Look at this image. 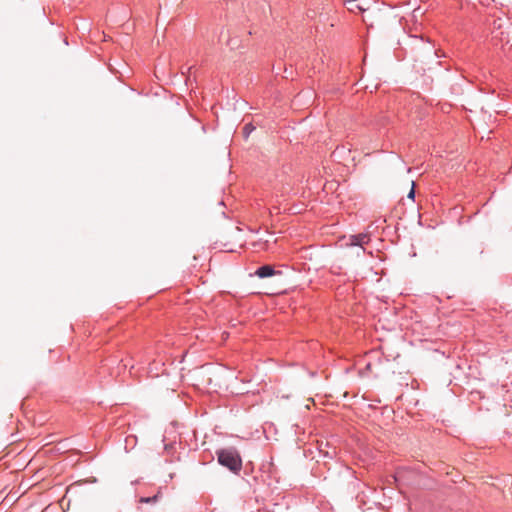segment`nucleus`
Returning <instances> with one entry per match:
<instances>
[{"label":"nucleus","mask_w":512,"mask_h":512,"mask_svg":"<svg viewBox=\"0 0 512 512\" xmlns=\"http://www.w3.org/2000/svg\"><path fill=\"white\" fill-rule=\"evenodd\" d=\"M217 459L220 465L237 473L242 468V459L238 451L234 448L221 449L217 451Z\"/></svg>","instance_id":"nucleus-1"},{"label":"nucleus","mask_w":512,"mask_h":512,"mask_svg":"<svg viewBox=\"0 0 512 512\" xmlns=\"http://www.w3.org/2000/svg\"><path fill=\"white\" fill-rule=\"evenodd\" d=\"M280 273H281L280 271H276L274 269V267L271 265L260 266L255 271V275L258 276L259 278H268V277H272V276H274L276 274H280Z\"/></svg>","instance_id":"nucleus-2"},{"label":"nucleus","mask_w":512,"mask_h":512,"mask_svg":"<svg viewBox=\"0 0 512 512\" xmlns=\"http://www.w3.org/2000/svg\"><path fill=\"white\" fill-rule=\"evenodd\" d=\"M350 245L351 246H361L368 244L370 241L369 235L366 233H360L357 235L350 236Z\"/></svg>","instance_id":"nucleus-3"},{"label":"nucleus","mask_w":512,"mask_h":512,"mask_svg":"<svg viewBox=\"0 0 512 512\" xmlns=\"http://www.w3.org/2000/svg\"><path fill=\"white\" fill-rule=\"evenodd\" d=\"M159 498H160V492H158L156 495L151 496V497H141L139 499V502L146 503V504H154L158 501Z\"/></svg>","instance_id":"nucleus-4"},{"label":"nucleus","mask_w":512,"mask_h":512,"mask_svg":"<svg viewBox=\"0 0 512 512\" xmlns=\"http://www.w3.org/2000/svg\"><path fill=\"white\" fill-rule=\"evenodd\" d=\"M255 127L253 126L252 123H247L244 125L243 127V136L245 139H247L250 134L254 131Z\"/></svg>","instance_id":"nucleus-5"},{"label":"nucleus","mask_w":512,"mask_h":512,"mask_svg":"<svg viewBox=\"0 0 512 512\" xmlns=\"http://www.w3.org/2000/svg\"><path fill=\"white\" fill-rule=\"evenodd\" d=\"M348 5H349L348 10L351 12H355L356 10L364 12L366 10L361 4H357L356 1L353 2V4H348Z\"/></svg>","instance_id":"nucleus-6"},{"label":"nucleus","mask_w":512,"mask_h":512,"mask_svg":"<svg viewBox=\"0 0 512 512\" xmlns=\"http://www.w3.org/2000/svg\"><path fill=\"white\" fill-rule=\"evenodd\" d=\"M407 197H408L409 199L414 200V198H415L414 185L412 186L411 190L409 191V193H408Z\"/></svg>","instance_id":"nucleus-7"},{"label":"nucleus","mask_w":512,"mask_h":512,"mask_svg":"<svg viewBox=\"0 0 512 512\" xmlns=\"http://www.w3.org/2000/svg\"><path fill=\"white\" fill-rule=\"evenodd\" d=\"M435 55H436V57H440V54L438 51H435Z\"/></svg>","instance_id":"nucleus-8"},{"label":"nucleus","mask_w":512,"mask_h":512,"mask_svg":"<svg viewBox=\"0 0 512 512\" xmlns=\"http://www.w3.org/2000/svg\"><path fill=\"white\" fill-rule=\"evenodd\" d=\"M228 45H229V46H232V45H233V44H232V40H229V41H228Z\"/></svg>","instance_id":"nucleus-9"}]
</instances>
